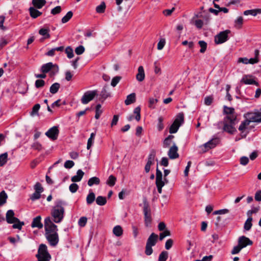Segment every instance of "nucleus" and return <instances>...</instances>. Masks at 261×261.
<instances>
[{
    "label": "nucleus",
    "mask_w": 261,
    "mask_h": 261,
    "mask_svg": "<svg viewBox=\"0 0 261 261\" xmlns=\"http://www.w3.org/2000/svg\"><path fill=\"white\" fill-rule=\"evenodd\" d=\"M97 95L96 90L88 91L86 92L81 98V102L86 105L91 101Z\"/></svg>",
    "instance_id": "11"
},
{
    "label": "nucleus",
    "mask_w": 261,
    "mask_h": 261,
    "mask_svg": "<svg viewBox=\"0 0 261 261\" xmlns=\"http://www.w3.org/2000/svg\"><path fill=\"white\" fill-rule=\"evenodd\" d=\"M8 154L7 152L0 155V166L5 165L7 161Z\"/></svg>",
    "instance_id": "39"
},
{
    "label": "nucleus",
    "mask_w": 261,
    "mask_h": 261,
    "mask_svg": "<svg viewBox=\"0 0 261 261\" xmlns=\"http://www.w3.org/2000/svg\"><path fill=\"white\" fill-rule=\"evenodd\" d=\"M84 51L85 48L82 45H80L77 47L75 49V53L78 55L82 54L84 52Z\"/></svg>",
    "instance_id": "60"
},
{
    "label": "nucleus",
    "mask_w": 261,
    "mask_h": 261,
    "mask_svg": "<svg viewBox=\"0 0 261 261\" xmlns=\"http://www.w3.org/2000/svg\"><path fill=\"white\" fill-rule=\"evenodd\" d=\"M59 133L58 127L53 126L45 133V135L51 140H55L58 138Z\"/></svg>",
    "instance_id": "13"
},
{
    "label": "nucleus",
    "mask_w": 261,
    "mask_h": 261,
    "mask_svg": "<svg viewBox=\"0 0 261 261\" xmlns=\"http://www.w3.org/2000/svg\"><path fill=\"white\" fill-rule=\"evenodd\" d=\"M40 105L38 103L36 104L32 108V111L31 113V115L32 116H34L35 115H38V111L40 109Z\"/></svg>",
    "instance_id": "50"
},
{
    "label": "nucleus",
    "mask_w": 261,
    "mask_h": 261,
    "mask_svg": "<svg viewBox=\"0 0 261 261\" xmlns=\"http://www.w3.org/2000/svg\"><path fill=\"white\" fill-rule=\"evenodd\" d=\"M65 53L68 58L71 59L73 57V49L71 47L68 46L65 49Z\"/></svg>",
    "instance_id": "52"
},
{
    "label": "nucleus",
    "mask_w": 261,
    "mask_h": 261,
    "mask_svg": "<svg viewBox=\"0 0 261 261\" xmlns=\"http://www.w3.org/2000/svg\"><path fill=\"white\" fill-rule=\"evenodd\" d=\"M45 85V82L43 80H37L35 82V87L39 88L43 87Z\"/></svg>",
    "instance_id": "57"
},
{
    "label": "nucleus",
    "mask_w": 261,
    "mask_h": 261,
    "mask_svg": "<svg viewBox=\"0 0 261 261\" xmlns=\"http://www.w3.org/2000/svg\"><path fill=\"white\" fill-rule=\"evenodd\" d=\"M60 85L58 83L53 84L50 87L49 91L52 94L56 93L60 88Z\"/></svg>",
    "instance_id": "36"
},
{
    "label": "nucleus",
    "mask_w": 261,
    "mask_h": 261,
    "mask_svg": "<svg viewBox=\"0 0 261 261\" xmlns=\"http://www.w3.org/2000/svg\"><path fill=\"white\" fill-rule=\"evenodd\" d=\"M7 198V195L4 191L0 193V205L4 204Z\"/></svg>",
    "instance_id": "42"
},
{
    "label": "nucleus",
    "mask_w": 261,
    "mask_h": 261,
    "mask_svg": "<svg viewBox=\"0 0 261 261\" xmlns=\"http://www.w3.org/2000/svg\"><path fill=\"white\" fill-rule=\"evenodd\" d=\"M100 183V179L98 177L94 176L90 178L88 181V185L92 187L94 185H98Z\"/></svg>",
    "instance_id": "31"
},
{
    "label": "nucleus",
    "mask_w": 261,
    "mask_h": 261,
    "mask_svg": "<svg viewBox=\"0 0 261 261\" xmlns=\"http://www.w3.org/2000/svg\"><path fill=\"white\" fill-rule=\"evenodd\" d=\"M87 222V219L85 217L80 218L79 220L78 224L81 227H84L86 225Z\"/></svg>",
    "instance_id": "54"
},
{
    "label": "nucleus",
    "mask_w": 261,
    "mask_h": 261,
    "mask_svg": "<svg viewBox=\"0 0 261 261\" xmlns=\"http://www.w3.org/2000/svg\"><path fill=\"white\" fill-rule=\"evenodd\" d=\"M152 247L151 245H146L145 252L147 255H150L152 253L153 250Z\"/></svg>",
    "instance_id": "59"
},
{
    "label": "nucleus",
    "mask_w": 261,
    "mask_h": 261,
    "mask_svg": "<svg viewBox=\"0 0 261 261\" xmlns=\"http://www.w3.org/2000/svg\"><path fill=\"white\" fill-rule=\"evenodd\" d=\"M145 79V72L143 67L140 66L138 67V73L136 75V79L138 81L142 82Z\"/></svg>",
    "instance_id": "21"
},
{
    "label": "nucleus",
    "mask_w": 261,
    "mask_h": 261,
    "mask_svg": "<svg viewBox=\"0 0 261 261\" xmlns=\"http://www.w3.org/2000/svg\"><path fill=\"white\" fill-rule=\"evenodd\" d=\"M45 0H33L32 4L38 9L42 8L46 4Z\"/></svg>",
    "instance_id": "28"
},
{
    "label": "nucleus",
    "mask_w": 261,
    "mask_h": 261,
    "mask_svg": "<svg viewBox=\"0 0 261 261\" xmlns=\"http://www.w3.org/2000/svg\"><path fill=\"white\" fill-rule=\"evenodd\" d=\"M106 9V5L104 3H102L100 5L97 6L96 11L98 13H101L104 12Z\"/></svg>",
    "instance_id": "49"
},
{
    "label": "nucleus",
    "mask_w": 261,
    "mask_h": 261,
    "mask_svg": "<svg viewBox=\"0 0 261 261\" xmlns=\"http://www.w3.org/2000/svg\"><path fill=\"white\" fill-rule=\"evenodd\" d=\"M46 238L52 246H55L59 242V236L58 232L54 234H49L46 236Z\"/></svg>",
    "instance_id": "15"
},
{
    "label": "nucleus",
    "mask_w": 261,
    "mask_h": 261,
    "mask_svg": "<svg viewBox=\"0 0 261 261\" xmlns=\"http://www.w3.org/2000/svg\"><path fill=\"white\" fill-rule=\"evenodd\" d=\"M73 13L71 11H69L62 19V22L65 23L68 22L72 17Z\"/></svg>",
    "instance_id": "41"
},
{
    "label": "nucleus",
    "mask_w": 261,
    "mask_h": 261,
    "mask_svg": "<svg viewBox=\"0 0 261 261\" xmlns=\"http://www.w3.org/2000/svg\"><path fill=\"white\" fill-rule=\"evenodd\" d=\"M113 232L116 237H120L123 234L122 228L120 225H117L113 228Z\"/></svg>",
    "instance_id": "32"
},
{
    "label": "nucleus",
    "mask_w": 261,
    "mask_h": 261,
    "mask_svg": "<svg viewBox=\"0 0 261 261\" xmlns=\"http://www.w3.org/2000/svg\"><path fill=\"white\" fill-rule=\"evenodd\" d=\"M213 101L212 96H207L204 98V104L206 106H210L212 104Z\"/></svg>",
    "instance_id": "64"
},
{
    "label": "nucleus",
    "mask_w": 261,
    "mask_h": 261,
    "mask_svg": "<svg viewBox=\"0 0 261 261\" xmlns=\"http://www.w3.org/2000/svg\"><path fill=\"white\" fill-rule=\"evenodd\" d=\"M14 212L13 210H8L6 215V221L9 224H13L12 226L13 228L20 230L24 223L14 217Z\"/></svg>",
    "instance_id": "3"
},
{
    "label": "nucleus",
    "mask_w": 261,
    "mask_h": 261,
    "mask_svg": "<svg viewBox=\"0 0 261 261\" xmlns=\"http://www.w3.org/2000/svg\"><path fill=\"white\" fill-rule=\"evenodd\" d=\"M240 82L245 85H255L257 86H259L258 83L255 81L254 77L250 74L244 75Z\"/></svg>",
    "instance_id": "12"
},
{
    "label": "nucleus",
    "mask_w": 261,
    "mask_h": 261,
    "mask_svg": "<svg viewBox=\"0 0 261 261\" xmlns=\"http://www.w3.org/2000/svg\"><path fill=\"white\" fill-rule=\"evenodd\" d=\"M224 113L226 115L223 119L224 131L230 134H233L237 132L235 125L237 121V115L234 113V109L232 108L224 106L223 107Z\"/></svg>",
    "instance_id": "1"
},
{
    "label": "nucleus",
    "mask_w": 261,
    "mask_h": 261,
    "mask_svg": "<svg viewBox=\"0 0 261 261\" xmlns=\"http://www.w3.org/2000/svg\"><path fill=\"white\" fill-rule=\"evenodd\" d=\"M178 147L173 143V145L170 147L168 152V155L170 159H175L178 158L179 154L177 152Z\"/></svg>",
    "instance_id": "16"
},
{
    "label": "nucleus",
    "mask_w": 261,
    "mask_h": 261,
    "mask_svg": "<svg viewBox=\"0 0 261 261\" xmlns=\"http://www.w3.org/2000/svg\"><path fill=\"white\" fill-rule=\"evenodd\" d=\"M168 257V253L166 251H163L160 254L158 261H166Z\"/></svg>",
    "instance_id": "40"
},
{
    "label": "nucleus",
    "mask_w": 261,
    "mask_h": 261,
    "mask_svg": "<svg viewBox=\"0 0 261 261\" xmlns=\"http://www.w3.org/2000/svg\"><path fill=\"white\" fill-rule=\"evenodd\" d=\"M69 189L71 193H74L77 191L79 186L75 183H73L69 186Z\"/></svg>",
    "instance_id": "53"
},
{
    "label": "nucleus",
    "mask_w": 261,
    "mask_h": 261,
    "mask_svg": "<svg viewBox=\"0 0 261 261\" xmlns=\"http://www.w3.org/2000/svg\"><path fill=\"white\" fill-rule=\"evenodd\" d=\"M198 44L200 45V46L201 47L200 52L201 53H204L206 49V47H207L206 43L205 41L201 40V41H199L198 42Z\"/></svg>",
    "instance_id": "45"
},
{
    "label": "nucleus",
    "mask_w": 261,
    "mask_h": 261,
    "mask_svg": "<svg viewBox=\"0 0 261 261\" xmlns=\"http://www.w3.org/2000/svg\"><path fill=\"white\" fill-rule=\"evenodd\" d=\"M121 79V77L120 76H116L113 77L112 80L111 85L112 87H115L117 84L120 82Z\"/></svg>",
    "instance_id": "47"
},
{
    "label": "nucleus",
    "mask_w": 261,
    "mask_h": 261,
    "mask_svg": "<svg viewBox=\"0 0 261 261\" xmlns=\"http://www.w3.org/2000/svg\"><path fill=\"white\" fill-rule=\"evenodd\" d=\"M252 244V241L245 236H243L239 238L238 245L242 248L246 247L248 245H251Z\"/></svg>",
    "instance_id": "14"
},
{
    "label": "nucleus",
    "mask_w": 261,
    "mask_h": 261,
    "mask_svg": "<svg viewBox=\"0 0 261 261\" xmlns=\"http://www.w3.org/2000/svg\"><path fill=\"white\" fill-rule=\"evenodd\" d=\"M155 157V151L154 150H152L148 155L147 164H149L151 165L153 164Z\"/></svg>",
    "instance_id": "34"
},
{
    "label": "nucleus",
    "mask_w": 261,
    "mask_h": 261,
    "mask_svg": "<svg viewBox=\"0 0 261 261\" xmlns=\"http://www.w3.org/2000/svg\"><path fill=\"white\" fill-rule=\"evenodd\" d=\"M199 18H202V20L205 23V25L208 24L211 20V15L208 13L205 14L204 15H199Z\"/></svg>",
    "instance_id": "38"
},
{
    "label": "nucleus",
    "mask_w": 261,
    "mask_h": 261,
    "mask_svg": "<svg viewBox=\"0 0 261 261\" xmlns=\"http://www.w3.org/2000/svg\"><path fill=\"white\" fill-rule=\"evenodd\" d=\"M34 189L36 192L41 193L43 191V188L39 182H37L34 186Z\"/></svg>",
    "instance_id": "58"
},
{
    "label": "nucleus",
    "mask_w": 261,
    "mask_h": 261,
    "mask_svg": "<svg viewBox=\"0 0 261 261\" xmlns=\"http://www.w3.org/2000/svg\"><path fill=\"white\" fill-rule=\"evenodd\" d=\"M240 164L243 166L246 165L249 162V159L247 156H242L240 158Z\"/></svg>",
    "instance_id": "63"
},
{
    "label": "nucleus",
    "mask_w": 261,
    "mask_h": 261,
    "mask_svg": "<svg viewBox=\"0 0 261 261\" xmlns=\"http://www.w3.org/2000/svg\"><path fill=\"white\" fill-rule=\"evenodd\" d=\"M199 18V15H195L191 20V23L195 25V27L200 29L202 28L203 25H205V23L202 19H198Z\"/></svg>",
    "instance_id": "18"
},
{
    "label": "nucleus",
    "mask_w": 261,
    "mask_h": 261,
    "mask_svg": "<svg viewBox=\"0 0 261 261\" xmlns=\"http://www.w3.org/2000/svg\"><path fill=\"white\" fill-rule=\"evenodd\" d=\"M36 256L37 258H42L47 261H49L51 258V256L47 251V246L43 244L40 245Z\"/></svg>",
    "instance_id": "8"
},
{
    "label": "nucleus",
    "mask_w": 261,
    "mask_h": 261,
    "mask_svg": "<svg viewBox=\"0 0 261 261\" xmlns=\"http://www.w3.org/2000/svg\"><path fill=\"white\" fill-rule=\"evenodd\" d=\"M219 143L218 138H213L205 144L199 146L202 152H205L211 149L215 148Z\"/></svg>",
    "instance_id": "10"
},
{
    "label": "nucleus",
    "mask_w": 261,
    "mask_h": 261,
    "mask_svg": "<svg viewBox=\"0 0 261 261\" xmlns=\"http://www.w3.org/2000/svg\"><path fill=\"white\" fill-rule=\"evenodd\" d=\"M170 236V232L168 230H165L160 234V240H163L166 237Z\"/></svg>",
    "instance_id": "56"
},
{
    "label": "nucleus",
    "mask_w": 261,
    "mask_h": 261,
    "mask_svg": "<svg viewBox=\"0 0 261 261\" xmlns=\"http://www.w3.org/2000/svg\"><path fill=\"white\" fill-rule=\"evenodd\" d=\"M231 32L229 30H226L220 32L215 36V43L216 44H220L225 42L228 40V35Z\"/></svg>",
    "instance_id": "9"
},
{
    "label": "nucleus",
    "mask_w": 261,
    "mask_h": 261,
    "mask_svg": "<svg viewBox=\"0 0 261 261\" xmlns=\"http://www.w3.org/2000/svg\"><path fill=\"white\" fill-rule=\"evenodd\" d=\"M166 184L164 180V179H163V174L162 172L158 169L157 167L156 169V180H155V184Z\"/></svg>",
    "instance_id": "24"
},
{
    "label": "nucleus",
    "mask_w": 261,
    "mask_h": 261,
    "mask_svg": "<svg viewBox=\"0 0 261 261\" xmlns=\"http://www.w3.org/2000/svg\"><path fill=\"white\" fill-rule=\"evenodd\" d=\"M49 31L50 30L49 28H43L40 29L39 34L43 36L44 39L49 38H50V35L49 34Z\"/></svg>",
    "instance_id": "26"
},
{
    "label": "nucleus",
    "mask_w": 261,
    "mask_h": 261,
    "mask_svg": "<svg viewBox=\"0 0 261 261\" xmlns=\"http://www.w3.org/2000/svg\"><path fill=\"white\" fill-rule=\"evenodd\" d=\"M251 122L252 121H251L250 119L248 118L247 119L244 120L241 123V124L239 127V130L243 132L245 129L247 128V127L249 125Z\"/></svg>",
    "instance_id": "30"
},
{
    "label": "nucleus",
    "mask_w": 261,
    "mask_h": 261,
    "mask_svg": "<svg viewBox=\"0 0 261 261\" xmlns=\"http://www.w3.org/2000/svg\"><path fill=\"white\" fill-rule=\"evenodd\" d=\"M116 178L115 176L111 175L109 177L107 181V184L111 187H113L115 184Z\"/></svg>",
    "instance_id": "43"
},
{
    "label": "nucleus",
    "mask_w": 261,
    "mask_h": 261,
    "mask_svg": "<svg viewBox=\"0 0 261 261\" xmlns=\"http://www.w3.org/2000/svg\"><path fill=\"white\" fill-rule=\"evenodd\" d=\"M95 199V195L92 191H90L86 197V202L87 204H91Z\"/></svg>",
    "instance_id": "27"
},
{
    "label": "nucleus",
    "mask_w": 261,
    "mask_h": 261,
    "mask_svg": "<svg viewBox=\"0 0 261 261\" xmlns=\"http://www.w3.org/2000/svg\"><path fill=\"white\" fill-rule=\"evenodd\" d=\"M44 228L45 237L49 234L57 233L58 231L57 226L51 221L49 217H47L44 220Z\"/></svg>",
    "instance_id": "4"
},
{
    "label": "nucleus",
    "mask_w": 261,
    "mask_h": 261,
    "mask_svg": "<svg viewBox=\"0 0 261 261\" xmlns=\"http://www.w3.org/2000/svg\"><path fill=\"white\" fill-rule=\"evenodd\" d=\"M110 93L107 91L105 87L102 89L100 93V96L103 99H105L107 97L110 96Z\"/></svg>",
    "instance_id": "44"
},
{
    "label": "nucleus",
    "mask_w": 261,
    "mask_h": 261,
    "mask_svg": "<svg viewBox=\"0 0 261 261\" xmlns=\"http://www.w3.org/2000/svg\"><path fill=\"white\" fill-rule=\"evenodd\" d=\"M184 114L183 113H179L173 123L170 126L169 128V133L173 134L177 132L180 125L184 122Z\"/></svg>",
    "instance_id": "7"
},
{
    "label": "nucleus",
    "mask_w": 261,
    "mask_h": 261,
    "mask_svg": "<svg viewBox=\"0 0 261 261\" xmlns=\"http://www.w3.org/2000/svg\"><path fill=\"white\" fill-rule=\"evenodd\" d=\"M101 106L100 104L97 105L96 107V114H95V117L97 119H98L99 118L100 115L101 114V113L102 112V110L101 109Z\"/></svg>",
    "instance_id": "48"
},
{
    "label": "nucleus",
    "mask_w": 261,
    "mask_h": 261,
    "mask_svg": "<svg viewBox=\"0 0 261 261\" xmlns=\"http://www.w3.org/2000/svg\"><path fill=\"white\" fill-rule=\"evenodd\" d=\"M30 15L32 17L36 18L41 15L42 13L34 7H30L29 9Z\"/></svg>",
    "instance_id": "29"
},
{
    "label": "nucleus",
    "mask_w": 261,
    "mask_h": 261,
    "mask_svg": "<svg viewBox=\"0 0 261 261\" xmlns=\"http://www.w3.org/2000/svg\"><path fill=\"white\" fill-rule=\"evenodd\" d=\"M247 115L252 122H261V112L257 111L253 113H248Z\"/></svg>",
    "instance_id": "17"
},
{
    "label": "nucleus",
    "mask_w": 261,
    "mask_h": 261,
    "mask_svg": "<svg viewBox=\"0 0 261 261\" xmlns=\"http://www.w3.org/2000/svg\"><path fill=\"white\" fill-rule=\"evenodd\" d=\"M243 20L242 16L238 17L234 21V27L238 29H241L243 23Z\"/></svg>",
    "instance_id": "35"
},
{
    "label": "nucleus",
    "mask_w": 261,
    "mask_h": 261,
    "mask_svg": "<svg viewBox=\"0 0 261 261\" xmlns=\"http://www.w3.org/2000/svg\"><path fill=\"white\" fill-rule=\"evenodd\" d=\"M40 70L44 73L50 72V74L52 76L58 72L59 68L57 65L49 62L43 64L41 66Z\"/></svg>",
    "instance_id": "5"
},
{
    "label": "nucleus",
    "mask_w": 261,
    "mask_h": 261,
    "mask_svg": "<svg viewBox=\"0 0 261 261\" xmlns=\"http://www.w3.org/2000/svg\"><path fill=\"white\" fill-rule=\"evenodd\" d=\"M64 204L65 203L61 200H58L56 202V205L51 211V216L53 217L54 222L58 223L63 219L65 212L63 207Z\"/></svg>",
    "instance_id": "2"
},
{
    "label": "nucleus",
    "mask_w": 261,
    "mask_h": 261,
    "mask_svg": "<svg viewBox=\"0 0 261 261\" xmlns=\"http://www.w3.org/2000/svg\"><path fill=\"white\" fill-rule=\"evenodd\" d=\"M140 111H141V109H140V107H136L134 110V114L136 115V117H135V119H136V120L137 121H140V120L141 119Z\"/></svg>",
    "instance_id": "46"
},
{
    "label": "nucleus",
    "mask_w": 261,
    "mask_h": 261,
    "mask_svg": "<svg viewBox=\"0 0 261 261\" xmlns=\"http://www.w3.org/2000/svg\"><path fill=\"white\" fill-rule=\"evenodd\" d=\"M243 248L239 245L234 246L233 249H232V250L231 251V253L232 254H238L239 253L240 251Z\"/></svg>",
    "instance_id": "55"
},
{
    "label": "nucleus",
    "mask_w": 261,
    "mask_h": 261,
    "mask_svg": "<svg viewBox=\"0 0 261 261\" xmlns=\"http://www.w3.org/2000/svg\"><path fill=\"white\" fill-rule=\"evenodd\" d=\"M173 244V241L172 239H169L167 240L165 243V248L167 250H169L172 246Z\"/></svg>",
    "instance_id": "61"
},
{
    "label": "nucleus",
    "mask_w": 261,
    "mask_h": 261,
    "mask_svg": "<svg viewBox=\"0 0 261 261\" xmlns=\"http://www.w3.org/2000/svg\"><path fill=\"white\" fill-rule=\"evenodd\" d=\"M84 175V172L81 169H79L77 171L76 175L72 176L71 177V181L72 182H79L81 180L83 176Z\"/></svg>",
    "instance_id": "23"
},
{
    "label": "nucleus",
    "mask_w": 261,
    "mask_h": 261,
    "mask_svg": "<svg viewBox=\"0 0 261 261\" xmlns=\"http://www.w3.org/2000/svg\"><path fill=\"white\" fill-rule=\"evenodd\" d=\"M158 236L154 233H152L147 239L146 244L151 245L152 246H154L156 244Z\"/></svg>",
    "instance_id": "22"
},
{
    "label": "nucleus",
    "mask_w": 261,
    "mask_h": 261,
    "mask_svg": "<svg viewBox=\"0 0 261 261\" xmlns=\"http://www.w3.org/2000/svg\"><path fill=\"white\" fill-rule=\"evenodd\" d=\"M74 165V162L72 161L68 160L65 162L64 163V167L67 169L71 168Z\"/></svg>",
    "instance_id": "62"
},
{
    "label": "nucleus",
    "mask_w": 261,
    "mask_h": 261,
    "mask_svg": "<svg viewBox=\"0 0 261 261\" xmlns=\"http://www.w3.org/2000/svg\"><path fill=\"white\" fill-rule=\"evenodd\" d=\"M41 217L38 216L33 219V221L31 224V227L32 228H38L41 229L43 228V225L41 222Z\"/></svg>",
    "instance_id": "19"
},
{
    "label": "nucleus",
    "mask_w": 261,
    "mask_h": 261,
    "mask_svg": "<svg viewBox=\"0 0 261 261\" xmlns=\"http://www.w3.org/2000/svg\"><path fill=\"white\" fill-rule=\"evenodd\" d=\"M143 213L144 215V221L146 226H150L152 219L151 216V210L149 208V204L146 199L143 201Z\"/></svg>",
    "instance_id": "6"
},
{
    "label": "nucleus",
    "mask_w": 261,
    "mask_h": 261,
    "mask_svg": "<svg viewBox=\"0 0 261 261\" xmlns=\"http://www.w3.org/2000/svg\"><path fill=\"white\" fill-rule=\"evenodd\" d=\"M158 100L156 98H149V107L151 109L155 108V105L157 103Z\"/></svg>",
    "instance_id": "51"
},
{
    "label": "nucleus",
    "mask_w": 261,
    "mask_h": 261,
    "mask_svg": "<svg viewBox=\"0 0 261 261\" xmlns=\"http://www.w3.org/2000/svg\"><path fill=\"white\" fill-rule=\"evenodd\" d=\"M95 200L97 204L100 206L104 205L107 203L106 197L102 196H97Z\"/></svg>",
    "instance_id": "33"
},
{
    "label": "nucleus",
    "mask_w": 261,
    "mask_h": 261,
    "mask_svg": "<svg viewBox=\"0 0 261 261\" xmlns=\"http://www.w3.org/2000/svg\"><path fill=\"white\" fill-rule=\"evenodd\" d=\"M258 62V59L256 58H250V59H248L247 58H239L238 60V63H242L245 64H253Z\"/></svg>",
    "instance_id": "20"
},
{
    "label": "nucleus",
    "mask_w": 261,
    "mask_h": 261,
    "mask_svg": "<svg viewBox=\"0 0 261 261\" xmlns=\"http://www.w3.org/2000/svg\"><path fill=\"white\" fill-rule=\"evenodd\" d=\"M252 218H248V219L245 221V224H244V228L245 230L248 231L251 229V228L252 226Z\"/></svg>",
    "instance_id": "37"
},
{
    "label": "nucleus",
    "mask_w": 261,
    "mask_h": 261,
    "mask_svg": "<svg viewBox=\"0 0 261 261\" xmlns=\"http://www.w3.org/2000/svg\"><path fill=\"white\" fill-rule=\"evenodd\" d=\"M136 101V94L134 93H132L127 96L126 99L125 100V104L126 105H129L134 103Z\"/></svg>",
    "instance_id": "25"
}]
</instances>
